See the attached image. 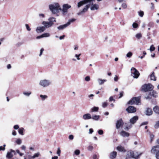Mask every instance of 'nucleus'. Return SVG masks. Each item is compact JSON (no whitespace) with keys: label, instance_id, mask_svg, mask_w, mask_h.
Masks as SVG:
<instances>
[{"label":"nucleus","instance_id":"obj_31","mask_svg":"<svg viewBox=\"0 0 159 159\" xmlns=\"http://www.w3.org/2000/svg\"><path fill=\"white\" fill-rule=\"evenodd\" d=\"M15 142L18 145L22 143V140L20 139H18Z\"/></svg>","mask_w":159,"mask_h":159},{"label":"nucleus","instance_id":"obj_14","mask_svg":"<svg viewBox=\"0 0 159 159\" xmlns=\"http://www.w3.org/2000/svg\"><path fill=\"white\" fill-rule=\"evenodd\" d=\"M45 30V27L44 26H42L37 27L36 29V31L37 33H39L43 32Z\"/></svg>","mask_w":159,"mask_h":159},{"label":"nucleus","instance_id":"obj_60","mask_svg":"<svg viewBox=\"0 0 159 159\" xmlns=\"http://www.w3.org/2000/svg\"><path fill=\"white\" fill-rule=\"evenodd\" d=\"M23 44V43L22 42H19L17 44V45L18 46H19L20 45H22Z\"/></svg>","mask_w":159,"mask_h":159},{"label":"nucleus","instance_id":"obj_42","mask_svg":"<svg viewBox=\"0 0 159 159\" xmlns=\"http://www.w3.org/2000/svg\"><path fill=\"white\" fill-rule=\"evenodd\" d=\"M6 146V145L4 144L3 145V146H0V150H2V151H4L5 150V147Z\"/></svg>","mask_w":159,"mask_h":159},{"label":"nucleus","instance_id":"obj_22","mask_svg":"<svg viewBox=\"0 0 159 159\" xmlns=\"http://www.w3.org/2000/svg\"><path fill=\"white\" fill-rule=\"evenodd\" d=\"M97 81L99 85H102L106 82L107 80L105 79L102 80L101 79L98 78L97 79Z\"/></svg>","mask_w":159,"mask_h":159},{"label":"nucleus","instance_id":"obj_62","mask_svg":"<svg viewBox=\"0 0 159 159\" xmlns=\"http://www.w3.org/2000/svg\"><path fill=\"white\" fill-rule=\"evenodd\" d=\"M65 35H63L62 36H61L59 37V39L60 40H61L63 39L65 37Z\"/></svg>","mask_w":159,"mask_h":159},{"label":"nucleus","instance_id":"obj_24","mask_svg":"<svg viewBox=\"0 0 159 159\" xmlns=\"http://www.w3.org/2000/svg\"><path fill=\"white\" fill-rule=\"evenodd\" d=\"M13 154L11 152H8L6 155V157L8 159H11L13 157Z\"/></svg>","mask_w":159,"mask_h":159},{"label":"nucleus","instance_id":"obj_61","mask_svg":"<svg viewBox=\"0 0 159 159\" xmlns=\"http://www.w3.org/2000/svg\"><path fill=\"white\" fill-rule=\"evenodd\" d=\"M93 159H98L97 156L96 154L94 155L93 156Z\"/></svg>","mask_w":159,"mask_h":159},{"label":"nucleus","instance_id":"obj_40","mask_svg":"<svg viewBox=\"0 0 159 159\" xmlns=\"http://www.w3.org/2000/svg\"><path fill=\"white\" fill-rule=\"evenodd\" d=\"M155 49V48L154 47L153 45H152L149 48V50L150 51L152 52L154 51Z\"/></svg>","mask_w":159,"mask_h":159},{"label":"nucleus","instance_id":"obj_8","mask_svg":"<svg viewBox=\"0 0 159 159\" xmlns=\"http://www.w3.org/2000/svg\"><path fill=\"white\" fill-rule=\"evenodd\" d=\"M153 86L150 84H145L142 86V89L145 92L151 91L153 89Z\"/></svg>","mask_w":159,"mask_h":159},{"label":"nucleus","instance_id":"obj_13","mask_svg":"<svg viewBox=\"0 0 159 159\" xmlns=\"http://www.w3.org/2000/svg\"><path fill=\"white\" fill-rule=\"evenodd\" d=\"M138 117L137 116H135L131 118L129 120L130 124H134L138 120Z\"/></svg>","mask_w":159,"mask_h":159},{"label":"nucleus","instance_id":"obj_1","mask_svg":"<svg viewBox=\"0 0 159 159\" xmlns=\"http://www.w3.org/2000/svg\"><path fill=\"white\" fill-rule=\"evenodd\" d=\"M95 0H83L78 2L77 7L79 8L81 6L85 4H87L83 9V10L77 13L78 15H80L88 11L90 6L91 10H97L99 9V5L96 4H93V2Z\"/></svg>","mask_w":159,"mask_h":159},{"label":"nucleus","instance_id":"obj_25","mask_svg":"<svg viewBox=\"0 0 159 159\" xmlns=\"http://www.w3.org/2000/svg\"><path fill=\"white\" fill-rule=\"evenodd\" d=\"M150 95L151 96H152L155 98L157 96V93L156 91H154V90H153L151 92H150Z\"/></svg>","mask_w":159,"mask_h":159},{"label":"nucleus","instance_id":"obj_15","mask_svg":"<svg viewBox=\"0 0 159 159\" xmlns=\"http://www.w3.org/2000/svg\"><path fill=\"white\" fill-rule=\"evenodd\" d=\"M49 22L43 21L42 23V24L44 26V27L45 28H49L52 25Z\"/></svg>","mask_w":159,"mask_h":159},{"label":"nucleus","instance_id":"obj_9","mask_svg":"<svg viewBox=\"0 0 159 159\" xmlns=\"http://www.w3.org/2000/svg\"><path fill=\"white\" fill-rule=\"evenodd\" d=\"M141 154H138L137 152L134 153L132 151H129L127 153L128 157H133L135 159L138 158Z\"/></svg>","mask_w":159,"mask_h":159},{"label":"nucleus","instance_id":"obj_12","mask_svg":"<svg viewBox=\"0 0 159 159\" xmlns=\"http://www.w3.org/2000/svg\"><path fill=\"white\" fill-rule=\"evenodd\" d=\"M123 122L121 119L117 121L116 124V128L117 129H119L120 127L122 125Z\"/></svg>","mask_w":159,"mask_h":159},{"label":"nucleus","instance_id":"obj_20","mask_svg":"<svg viewBox=\"0 0 159 159\" xmlns=\"http://www.w3.org/2000/svg\"><path fill=\"white\" fill-rule=\"evenodd\" d=\"M117 149L118 151L120 152H125L126 150L125 149L124 147L121 146H119L117 147Z\"/></svg>","mask_w":159,"mask_h":159},{"label":"nucleus","instance_id":"obj_51","mask_svg":"<svg viewBox=\"0 0 159 159\" xmlns=\"http://www.w3.org/2000/svg\"><path fill=\"white\" fill-rule=\"evenodd\" d=\"M44 49L43 48H42L40 50V54H39V56L40 57L42 55V53H43V51H44Z\"/></svg>","mask_w":159,"mask_h":159},{"label":"nucleus","instance_id":"obj_35","mask_svg":"<svg viewBox=\"0 0 159 159\" xmlns=\"http://www.w3.org/2000/svg\"><path fill=\"white\" fill-rule=\"evenodd\" d=\"M43 38V37H47L50 36V35L48 33H45L42 34Z\"/></svg>","mask_w":159,"mask_h":159},{"label":"nucleus","instance_id":"obj_30","mask_svg":"<svg viewBox=\"0 0 159 159\" xmlns=\"http://www.w3.org/2000/svg\"><path fill=\"white\" fill-rule=\"evenodd\" d=\"M24 130V129L23 128H19L18 129V132L19 133L21 134V135H23V131Z\"/></svg>","mask_w":159,"mask_h":159},{"label":"nucleus","instance_id":"obj_56","mask_svg":"<svg viewBox=\"0 0 159 159\" xmlns=\"http://www.w3.org/2000/svg\"><path fill=\"white\" fill-rule=\"evenodd\" d=\"M22 150L25 151L26 149V147L25 145H22L21 147Z\"/></svg>","mask_w":159,"mask_h":159},{"label":"nucleus","instance_id":"obj_29","mask_svg":"<svg viewBox=\"0 0 159 159\" xmlns=\"http://www.w3.org/2000/svg\"><path fill=\"white\" fill-rule=\"evenodd\" d=\"M40 97L41 98V99L42 101L45 100L48 98V96L46 95H40Z\"/></svg>","mask_w":159,"mask_h":159},{"label":"nucleus","instance_id":"obj_38","mask_svg":"<svg viewBox=\"0 0 159 159\" xmlns=\"http://www.w3.org/2000/svg\"><path fill=\"white\" fill-rule=\"evenodd\" d=\"M154 127L155 129H157L159 128V120L156 122Z\"/></svg>","mask_w":159,"mask_h":159},{"label":"nucleus","instance_id":"obj_49","mask_svg":"<svg viewBox=\"0 0 159 159\" xmlns=\"http://www.w3.org/2000/svg\"><path fill=\"white\" fill-rule=\"evenodd\" d=\"M25 26L26 27V28L27 30L30 31L31 30V29L29 26L28 24H26Z\"/></svg>","mask_w":159,"mask_h":159},{"label":"nucleus","instance_id":"obj_43","mask_svg":"<svg viewBox=\"0 0 159 159\" xmlns=\"http://www.w3.org/2000/svg\"><path fill=\"white\" fill-rule=\"evenodd\" d=\"M85 80L87 82L89 81L90 80V77L89 76H86L85 78Z\"/></svg>","mask_w":159,"mask_h":159},{"label":"nucleus","instance_id":"obj_23","mask_svg":"<svg viewBox=\"0 0 159 159\" xmlns=\"http://www.w3.org/2000/svg\"><path fill=\"white\" fill-rule=\"evenodd\" d=\"M154 111L155 113L159 115V107L156 106L153 108Z\"/></svg>","mask_w":159,"mask_h":159},{"label":"nucleus","instance_id":"obj_28","mask_svg":"<svg viewBox=\"0 0 159 159\" xmlns=\"http://www.w3.org/2000/svg\"><path fill=\"white\" fill-rule=\"evenodd\" d=\"M147 132H149V133L150 137V142L152 143L153 140L154 136L153 134H151L150 132L148 130H147Z\"/></svg>","mask_w":159,"mask_h":159},{"label":"nucleus","instance_id":"obj_3","mask_svg":"<svg viewBox=\"0 0 159 159\" xmlns=\"http://www.w3.org/2000/svg\"><path fill=\"white\" fill-rule=\"evenodd\" d=\"M52 83V81L50 80L43 79L39 81V84L41 87L45 88L49 86Z\"/></svg>","mask_w":159,"mask_h":159},{"label":"nucleus","instance_id":"obj_47","mask_svg":"<svg viewBox=\"0 0 159 159\" xmlns=\"http://www.w3.org/2000/svg\"><path fill=\"white\" fill-rule=\"evenodd\" d=\"M138 25L136 23H134L132 25V26L134 28H136L138 27Z\"/></svg>","mask_w":159,"mask_h":159},{"label":"nucleus","instance_id":"obj_34","mask_svg":"<svg viewBox=\"0 0 159 159\" xmlns=\"http://www.w3.org/2000/svg\"><path fill=\"white\" fill-rule=\"evenodd\" d=\"M135 37L137 39H139L142 37V35L141 33H139L135 35Z\"/></svg>","mask_w":159,"mask_h":159},{"label":"nucleus","instance_id":"obj_46","mask_svg":"<svg viewBox=\"0 0 159 159\" xmlns=\"http://www.w3.org/2000/svg\"><path fill=\"white\" fill-rule=\"evenodd\" d=\"M61 152V150H60V148H58L57 153L59 156H60Z\"/></svg>","mask_w":159,"mask_h":159},{"label":"nucleus","instance_id":"obj_37","mask_svg":"<svg viewBox=\"0 0 159 159\" xmlns=\"http://www.w3.org/2000/svg\"><path fill=\"white\" fill-rule=\"evenodd\" d=\"M81 54L80 53L79 54H75V57L76 58L77 60H80V57L81 56Z\"/></svg>","mask_w":159,"mask_h":159},{"label":"nucleus","instance_id":"obj_19","mask_svg":"<svg viewBox=\"0 0 159 159\" xmlns=\"http://www.w3.org/2000/svg\"><path fill=\"white\" fill-rule=\"evenodd\" d=\"M48 20L52 25L54 24V22H56L55 18L53 17H50L48 19Z\"/></svg>","mask_w":159,"mask_h":159},{"label":"nucleus","instance_id":"obj_32","mask_svg":"<svg viewBox=\"0 0 159 159\" xmlns=\"http://www.w3.org/2000/svg\"><path fill=\"white\" fill-rule=\"evenodd\" d=\"M40 155V153L38 152L37 153H35L34 155L32 156V158L34 159L36 157H38Z\"/></svg>","mask_w":159,"mask_h":159},{"label":"nucleus","instance_id":"obj_63","mask_svg":"<svg viewBox=\"0 0 159 159\" xmlns=\"http://www.w3.org/2000/svg\"><path fill=\"white\" fill-rule=\"evenodd\" d=\"M16 132L15 130H13L12 132V134L14 136H16Z\"/></svg>","mask_w":159,"mask_h":159},{"label":"nucleus","instance_id":"obj_44","mask_svg":"<svg viewBox=\"0 0 159 159\" xmlns=\"http://www.w3.org/2000/svg\"><path fill=\"white\" fill-rule=\"evenodd\" d=\"M108 104L107 102H104L102 103V106L103 107L105 108L107 107Z\"/></svg>","mask_w":159,"mask_h":159},{"label":"nucleus","instance_id":"obj_11","mask_svg":"<svg viewBox=\"0 0 159 159\" xmlns=\"http://www.w3.org/2000/svg\"><path fill=\"white\" fill-rule=\"evenodd\" d=\"M126 111L129 113H133L136 111V108L132 106H130L126 109Z\"/></svg>","mask_w":159,"mask_h":159},{"label":"nucleus","instance_id":"obj_41","mask_svg":"<svg viewBox=\"0 0 159 159\" xmlns=\"http://www.w3.org/2000/svg\"><path fill=\"white\" fill-rule=\"evenodd\" d=\"M139 15L142 17L144 15V13L143 11H140L138 12Z\"/></svg>","mask_w":159,"mask_h":159},{"label":"nucleus","instance_id":"obj_17","mask_svg":"<svg viewBox=\"0 0 159 159\" xmlns=\"http://www.w3.org/2000/svg\"><path fill=\"white\" fill-rule=\"evenodd\" d=\"M83 118L84 120H86L91 119V115L90 114L87 113L83 115Z\"/></svg>","mask_w":159,"mask_h":159},{"label":"nucleus","instance_id":"obj_59","mask_svg":"<svg viewBox=\"0 0 159 159\" xmlns=\"http://www.w3.org/2000/svg\"><path fill=\"white\" fill-rule=\"evenodd\" d=\"M123 92H121L120 93V96L119 97V98H121L123 95Z\"/></svg>","mask_w":159,"mask_h":159},{"label":"nucleus","instance_id":"obj_54","mask_svg":"<svg viewBox=\"0 0 159 159\" xmlns=\"http://www.w3.org/2000/svg\"><path fill=\"white\" fill-rule=\"evenodd\" d=\"M98 133L99 134H103V131L102 130L100 129L98 131Z\"/></svg>","mask_w":159,"mask_h":159},{"label":"nucleus","instance_id":"obj_2","mask_svg":"<svg viewBox=\"0 0 159 159\" xmlns=\"http://www.w3.org/2000/svg\"><path fill=\"white\" fill-rule=\"evenodd\" d=\"M49 8L52 14L59 13L61 10V7L58 2H54L49 5Z\"/></svg>","mask_w":159,"mask_h":159},{"label":"nucleus","instance_id":"obj_55","mask_svg":"<svg viewBox=\"0 0 159 159\" xmlns=\"http://www.w3.org/2000/svg\"><path fill=\"white\" fill-rule=\"evenodd\" d=\"M19 128V126L18 125H15L14 126V128L15 129H18Z\"/></svg>","mask_w":159,"mask_h":159},{"label":"nucleus","instance_id":"obj_27","mask_svg":"<svg viewBox=\"0 0 159 159\" xmlns=\"http://www.w3.org/2000/svg\"><path fill=\"white\" fill-rule=\"evenodd\" d=\"M99 116L93 115L92 116V117H91V119H92L94 120H99Z\"/></svg>","mask_w":159,"mask_h":159},{"label":"nucleus","instance_id":"obj_64","mask_svg":"<svg viewBox=\"0 0 159 159\" xmlns=\"http://www.w3.org/2000/svg\"><path fill=\"white\" fill-rule=\"evenodd\" d=\"M27 157H28V159H32V156L30 155H27Z\"/></svg>","mask_w":159,"mask_h":159},{"label":"nucleus","instance_id":"obj_26","mask_svg":"<svg viewBox=\"0 0 159 159\" xmlns=\"http://www.w3.org/2000/svg\"><path fill=\"white\" fill-rule=\"evenodd\" d=\"M150 79L151 80L155 81L156 80V78L154 75V73L153 72L150 75Z\"/></svg>","mask_w":159,"mask_h":159},{"label":"nucleus","instance_id":"obj_18","mask_svg":"<svg viewBox=\"0 0 159 159\" xmlns=\"http://www.w3.org/2000/svg\"><path fill=\"white\" fill-rule=\"evenodd\" d=\"M117 152L115 151H113L110 154V158L111 159L115 158L116 156Z\"/></svg>","mask_w":159,"mask_h":159},{"label":"nucleus","instance_id":"obj_21","mask_svg":"<svg viewBox=\"0 0 159 159\" xmlns=\"http://www.w3.org/2000/svg\"><path fill=\"white\" fill-rule=\"evenodd\" d=\"M120 134L123 137H128L129 135V134L128 133L124 131L121 132Z\"/></svg>","mask_w":159,"mask_h":159},{"label":"nucleus","instance_id":"obj_53","mask_svg":"<svg viewBox=\"0 0 159 159\" xmlns=\"http://www.w3.org/2000/svg\"><path fill=\"white\" fill-rule=\"evenodd\" d=\"M121 6L122 7L124 8H126L127 7V5L125 3H123Z\"/></svg>","mask_w":159,"mask_h":159},{"label":"nucleus","instance_id":"obj_10","mask_svg":"<svg viewBox=\"0 0 159 159\" xmlns=\"http://www.w3.org/2000/svg\"><path fill=\"white\" fill-rule=\"evenodd\" d=\"M132 75L135 78H137L139 75V71L135 68L133 67L131 69Z\"/></svg>","mask_w":159,"mask_h":159},{"label":"nucleus","instance_id":"obj_7","mask_svg":"<svg viewBox=\"0 0 159 159\" xmlns=\"http://www.w3.org/2000/svg\"><path fill=\"white\" fill-rule=\"evenodd\" d=\"M71 6L67 4H64L62 6V8H61L60 11H61L63 15L67 14L68 12V10L70 8Z\"/></svg>","mask_w":159,"mask_h":159},{"label":"nucleus","instance_id":"obj_48","mask_svg":"<svg viewBox=\"0 0 159 159\" xmlns=\"http://www.w3.org/2000/svg\"><path fill=\"white\" fill-rule=\"evenodd\" d=\"M131 125H129V126L126 125V126L125 127V129L126 130H128L129 129H130L131 128Z\"/></svg>","mask_w":159,"mask_h":159},{"label":"nucleus","instance_id":"obj_6","mask_svg":"<svg viewBox=\"0 0 159 159\" xmlns=\"http://www.w3.org/2000/svg\"><path fill=\"white\" fill-rule=\"evenodd\" d=\"M152 153H156V157L159 159V145H157L152 147L151 150Z\"/></svg>","mask_w":159,"mask_h":159},{"label":"nucleus","instance_id":"obj_52","mask_svg":"<svg viewBox=\"0 0 159 159\" xmlns=\"http://www.w3.org/2000/svg\"><path fill=\"white\" fill-rule=\"evenodd\" d=\"M69 139L70 140H73L74 139L73 135H71V134L69 135Z\"/></svg>","mask_w":159,"mask_h":159},{"label":"nucleus","instance_id":"obj_50","mask_svg":"<svg viewBox=\"0 0 159 159\" xmlns=\"http://www.w3.org/2000/svg\"><path fill=\"white\" fill-rule=\"evenodd\" d=\"M93 147L92 146H89L88 148L89 150L92 151L93 149Z\"/></svg>","mask_w":159,"mask_h":159},{"label":"nucleus","instance_id":"obj_36","mask_svg":"<svg viewBox=\"0 0 159 159\" xmlns=\"http://www.w3.org/2000/svg\"><path fill=\"white\" fill-rule=\"evenodd\" d=\"M31 93L30 92H23V94L28 97L31 94Z\"/></svg>","mask_w":159,"mask_h":159},{"label":"nucleus","instance_id":"obj_5","mask_svg":"<svg viewBox=\"0 0 159 159\" xmlns=\"http://www.w3.org/2000/svg\"><path fill=\"white\" fill-rule=\"evenodd\" d=\"M128 104L131 105H132L134 104L137 105H140L141 104L140 102V97H135L133 98L131 100H130L128 102Z\"/></svg>","mask_w":159,"mask_h":159},{"label":"nucleus","instance_id":"obj_45","mask_svg":"<svg viewBox=\"0 0 159 159\" xmlns=\"http://www.w3.org/2000/svg\"><path fill=\"white\" fill-rule=\"evenodd\" d=\"M80 151L79 150H76L75 151L74 153L76 155H78L80 154Z\"/></svg>","mask_w":159,"mask_h":159},{"label":"nucleus","instance_id":"obj_33","mask_svg":"<svg viewBox=\"0 0 159 159\" xmlns=\"http://www.w3.org/2000/svg\"><path fill=\"white\" fill-rule=\"evenodd\" d=\"M98 108L97 107H94L91 109L92 112L97 111H98Z\"/></svg>","mask_w":159,"mask_h":159},{"label":"nucleus","instance_id":"obj_58","mask_svg":"<svg viewBox=\"0 0 159 159\" xmlns=\"http://www.w3.org/2000/svg\"><path fill=\"white\" fill-rule=\"evenodd\" d=\"M93 132V130L92 129H89V134H91Z\"/></svg>","mask_w":159,"mask_h":159},{"label":"nucleus","instance_id":"obj_39","mask_svg":"<svg viewBox=\"0 0 159 159\" xmlns=\"http://www.w3.org/2000/svg\"><path fill=\"white\" fill-rule=\"evenodd\" d=\"M132 53L131 52H129L128 53L126 56L128 58H130L132 55Z\"/></svg>","mask_w":159,"mask_h":159},{"label":"nucleus","instance_id":"obj_57","mask_svg":"<svg viewBox=\"0 0 159 159\" xmlns=\"http://www.w3.org/2000/svg\"><path fill=\"white\" fill-rule=\"evenodd\" d=\"M118 76L116 75H115V77L114 78V80L115 81H118Z\"/></svg>","mask_w":159,"mask_h":159},{"label":"nucleus","instance_id":"obj_4","mask_svg":"<svg viewBox=\"0 0 159 159\" xmlns=\"http://www.w3.org/2000/svg\"><path fill=\"white\" fill-rule=\"evenodd\" d=\"M76 20V19L74 18L70 19L66 24L60 25L57 27V29L59 30H62L69 26L70 24L71 23L75 21Z\"/></svg>","mask_w":159,"mask_h":159},{"label":"nucleus","instance_id":"obj_16","mask_svg":"<svg viewBox=\"0 0 159 159\" xmlns=\"http://www.w3.org/2000/svg\"><path fill=\"white\" fill-rule=\"evenodd\" d=\"M145 113L147 116H150L152 114V111L151 109L148 108L145 111Z\"/></svg>","mask_w":159,"mask_h":159}]
</instances>
